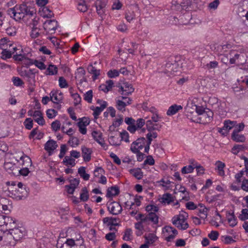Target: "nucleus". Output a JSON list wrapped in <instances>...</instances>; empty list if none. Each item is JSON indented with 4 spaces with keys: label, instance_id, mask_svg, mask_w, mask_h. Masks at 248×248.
Here are the masks:
<instances>
[{
    "label": "nucleus",
    "instance_id": "nucleus-1",
    "mask_svg": "<svg viewBox=\"0 0 248 248\" xmlns=\"http://www.w3.org/2000/svg\"><path fill=\"white\" fill-rule=\"evenodd\" d=\"M177 59V58L173 56L169 58L165 65V73L172 75L174 72L178 71L179 67V63Z\"/></svg>",
    "mask_w": 248,
    "mask_h": 248
},
{
    "label": "nucleus",
    "instance_id": "nucleus-2",
    "mask_svg": "<svg viewBox=\"0 0 248 248\" xmlns=\"http://www.w3.org/2000/svg\"><path fill=\"white\" fill-rule=\"evenodd\" d=\"M213 112L210 109L206 108V110L201 116L196 119H194L193 117L191 118V120L192 122L206 124L211 122L213 119Z\"/></svg>",
    "mask_w": 248,
    "mask_h": 248
},
{
    "label": "nucleus",
    "instance_id": "nucleus-3",
    "mask_svg": "<svg viewBox=\"0 0 248 248\" xmlns=\"http://www.w3.org/2000/svg\"><path fill=\"white\" fill-rule=\"evenodd\" d=\"M16 8L18 9V13H19V17H17V19H19V20L23 18L25 16H32L34 14L33 8L28 7L26 4L23 3L20 5H16Z\"/></svg>",
    "mask_w": 248,
    "mask_h": 248
},
{
    "label": "nucleus",
    "instance_id": "nucleus-4",
    "mask_svg": "<svg viewBox=\"0 0 248 248\" xmlns=\"http://www.w3.org/2000/svg\"><path fill=\"white\" fill-rule=\"evenodd\" d=\"M8 190L12 191V194L16 200L25 199L28 196L29 193V188H21V189L15 188V189L14 190L11 187L10 189L8 188Z\"/></svg>",
    "mask_w": 248,
    "mask_h": 248
},
{
    "label": "nucleus",
    "instance_id": "nucleus-5",
    "mask_svg": "<svg viewBox=\"0 0 248 248\" xmlns=\"http://www.w3.org/2000/svg\"><path fill=\"white\" fill-rule=\"evenodd\" d=\"M172 4L174 9L177 10H187L191 5V1L190 0H176L173 1Z\"/></svg>",
    "mask_w": 248,
    "mask_h": 248
},
{
    "label": "nucleus",
    "instance_id": "nucleus-6",
    "mask_svg": "<svg viewBox=\"0 0 248 248\" xmlns=\"http://www.w3.org/2000/svg\"><path fill=\"white\" fill-rule=\"evenodd\" d=\"M108 209L111 214L117 215L121 213L122 207L116 202H113L108 205Z\"/></svg>",
    "mask_w": 248,
    "mask_h": 248
},
{
    "label": "nucleus",
    "instance_id": "nucleus-7",
    "mask_svg": "<svg viewBox=\"0 0 248 248\" xmlns=\"http://www.w3.org/2000/svg\"><path fill=\"white\" fill-rule=\"evenodd\" d=\"M26 233V230L24 227L18 226L17 229H14L12 231L10 232L9 233L17 241L22 239Z\"/></svg>",
    "mask_w": 248,
    "mask_h": 248
},
{
    "label": "nucleus",
    "instance_id": "nucleus-8",
    "mask_svg": "<svg viewBox=\"0 0 248 248\" xmlns=\"http://www.w3.org/2000/svg\"><path fill=\"white\" fill-rule=\"evenodd\" d=\"M118 87H119L118 91L122 95H129L134 91V88L132 85L128 82L124 83L123 86Z\"/></svg>",
    "mask_w": 248,
    "mask_h": 248
},
{
    "label": "nucleus",
    "instance_id": "nucleus-9",
    "mask_svg": "<svg viewBox=\"0 0 248 248\" xmlns=\"http://www.w3.org/2000/svg\"><path fill=\"white\" fill-rule=\"evenodd\" d=\"M57 147L58 144L56 141L53 140H49L45 144L44 149L47 151L49 155H51Z\"/></svg>",
    "mask_w": 248,
    "mask_h": 248
},
{
    "label": "nucleus",
    "instance_id": "nucleus-10",
    "mask_svg": "<svg viewBox=\"0 0 248 248\" xmlns=\"http://www.w3.org/2000/svg\"><path fill=\"white\" fill-rule=\"evenodd\" d=\"M229 54L231 56H233L232 58L230 59V62L231 64L235 63L236 61L239 60H241L240 62V63H244V60H242V59H244L245 57L244 54H239L235 50H232L230 51ZM238 62H239V61Z\"/></svg>",
    "mask_w": 248,
    "mask_h": 248
},
{
    "label": "nucleus",
    "instance_id": "nucleus-11",
    "mask_svg": "<svg viewBox=\"0 0 248 248\" xmlns=\"http://www.w3.org/2000/svg\"><path fill=\"white\" fill-rule=\"evenodd\" d=\"M6 221L5 231H4V233L7 232V233H10V232L12 231L14 229H17V227L16 219L9 217Z\"/></svg>",
    "mask_w": 248,
    "mask_h": 248
},
{
    "label": "nucleus",
    "instance_id": "nucleus-12",
    "mask_svg": "<svg viewBox=\"0 0 248 248\" xmlns=\"http://www.w3.org/2000/svg\"><path fill=\"white\" fill-rule=\"evenodd\" d=\"M107 0H97L95 3L96 12L99 16L104 13L105 8L107 5Z\"/></svg>",
    "mask_w": 248,
    "mask_h": 248
},
{
    "label": "nucleus",
    "instance_id": "nucleus-13",
    "mask_svg": "<svg viewBox=\"0 0 248 248\" xmlns=\"http://www.w3.org/2000/svg\"><path fill=\"white\" fill-rule=\"evenodd\" d=\"M4 245L8 247H14L17 241L12 235L9 233L6 232L3 236Z\"/></svg>",
    "mask_w": 248,
    "mask_h": 248
},
{
    "label": "nucleus",
    "instance_id": "nucleus-14",
    "mask_svg": "<svg viewBox=\"0 0 248 248\" xmlns=\"http://www.w3.org/2000/svg\"><path fill=\"white\" fill-rule=\"evenodd\" d=\"M44 25L45 30L48 31V32L55 31L57 28V21L55 20H47L44 23Z\"/></svg>",
    "mask_w": 248,
    "mask_h": 248
},
{
    "label": "nucleus",
    "instance_id": "nucleus-15",
    "mask_svg": "<svg viewBox=\"0 0 248 248\" xmlns=\"http://www.w3.org/2000/svg\"><path fill=\"white\" fill-rule=\"evenodd\" d=\"M107 103L106 101H103L100 107H96L94 108L93 106L91 108V109L93 111V115L95 119H97L98 116L100 114L101 112L107 107Z\"/></svg>",
    "mask_w": 248,
    "mask_h": 248
},
{
    "label": "nucleus",
    "instance_id": "nucleus-16",
    "mask_svg": "<svg viewBox=\"0 0 248 248\" xmlns=\"http://www.w3.org/2000/svg\"><path fill=\"white\" fill-rule=\"evenodd\" d=\"M81 151L83 160L86 162H89L93 152L92 149L83 146L81 147Z\"/></svg>",
    "mask_w": 248,
    "mask_h": 248
},
{
    "label": "nucleus",
    "instance_id": "nucleus-17",
    "mask_svg": "<svg viewBox=\"0 0 248 248\" xmlns=\"http://www.w3.org/2000/svg\"><path fill=\"white\" fill-rule=\"evenodd\" d=\"M120 193V189L118 186H112L108 188L106 197L108 198H111L113 196L118 195Z\"/></svg>",
    "mask_w": 248,
    "mask_h": 248
},
{
    "label": "nucleus",
    "instance_id": "nucleus-18",
    "mask_svg": "<svg viewBox=\"0 0 248 248\" xmlns=\"http://www.w3.org/2000/svg\"><path fill=\"white\" fill-rule=\"evenodd\" d=\"M226 217L231 227H233L237 225V218L235 217L233 212L232 213L228 212L226 214Z\"/></svg>",
    "mask_w": 248,
    "mask_h": 248
},
{
    "label": "nucleus",
    "instance_id": "nucleus-19",
    "mask_svg": "<svg viewBox=\"0 0 248 248\" xmlns=\"http://www.w3.org/2000/svg\"><path fill=\"white\" fill-rule=\"evenodd\" d=\"M148 220L152 221L154 224H157L158 222V217L155 213L150 212L143 219V221H146V222Z\"/></svg>",
    "mask_w": 248,
    "mask_h": 248
},
{
    "label": "nucleus",
    "instance_id": "nucleus-20",
    "mask_svg": "<svg viewBox=\"0 0 248 248\" xmlns=\"http://www.w3.org/2000/svg\"><path fill=\"white\" fill-rule=\"evenodd\" d=\"M145 143V138L144 137H141L138 138L136 141H134L131 145L133 146H135L136 149H138L139 150H140L144 147Z\"/></svg>",
    "mask_w": 248,
    "mask_h": 248
},
{
    "label": "nucleus",
    "instance_id": "nucleus-21",
    "mask_svg": "<svg viewBox=\"0 0 248 248\" xmlns=\"http://www.w3.org/2000/svg\"><path fill=\"white\" fill-rule=\"evenodd\" d=\"M87 70L89 73L93 75V79L95 80L97 77L100 75V70L96 69L92 64L88 65Z\"/></svg>",
    "mask_w": 248,
    "mask_h": 248
},
{
    "label": "nucleus",
    "instance_id": "nucleus-22",
    "mask_svg": "<svg viewBox=\"0 0 248 248\" xmlns=\"http://www.w3.org/2000/svg\"><path fill=\"white\" fill-rule=\"evenodd\" d=\"M182 108L183 107L181 105L174 104L169 108L167 111V115L168 116L173 115Z\"/></svg>",
    "mask_w": 248,
    "mask_h": 248
},
{
    "label": "nucleus",
    "instance_id": "nucleus-23",
    "mask_svg": "<svg viewBox=\"0 0 248 248\" xmlns=\"http://www.w3.org/2000/svg\"><path fill=\"white\" fill-rule=\"evenodd\" d=\"M215 165L216 166L215 170L218 171V175L221 176H224L225 175V172L224 170V168L225 167V163L218 160L216 161Z\"/></svg>",
    "mask_w": 248,
    "mask_h": 248
},
{
    "label": "nucleus",
    "instance_id": "nucleus-24",
    "mask_svg": "<svg viewBox=\"0 0 248 248\" xmlns=\"http://www.w3.org/2000/svg\"><path fill=\"white\" fill-rule=\"evenodd\" d=\"M129 172L138 180L141 179L143 177V172L139 168L130 169L129 170Z\"/></svg>",
    "mask_w": 248,
    "mask_h": 248
},
{
    "label": "nucleus",
    "instance_id": "nucleus-25",
    "mask_svg": "<svg viewBox=\"0 0 248 248\" xmlns=\"http://www.w3.org/2000/svg\"><path fill=\"white\" fill-rule=\"evenodd\" d=\"M174 201V198L170 193H165L162 195L160 201L162 203L170 204L171 202Z\"/></svg>",
    "mask_w": 248,
    "mask_h": 248
},
{
    "label": "nucleus",
    "instance_id": "nucleus-26",
    "mask_svg": "<svg viewBox=\"0 0 248 248\" xmlns=\"http://www.w3.org/2000/svg\"><path fill=\"white\" fill-rule=\"evenodd\" d=\"M7 13L11 17H13L16 20H19V19H17V17H19V13L18 12L16 5L14 8L9 9L7 10Z\"/></svg>",
    "mask_w": 248,
    "mask_h": 248
},
{
    "label": "nucleus",
    "instance_id": "nucleus-27",
    "mask_svg": "<svg viewBox=\"0 0 248 248\" xmlns=\"http://www.w3.org/2000/svg\"><path fill=\"white\" fill-rule=\"evenodd\" d=\"M236 122H235V123ZM234 126V122H232L230 120L225 121L224 123L223 129L224 133H222V135H226L228 134L229 130L232 128Z\"/></svg>",
    "mask_w": 248,
    "mask_h": 248
},
{
    "label": "nucleus",
    "instance_id": "nucleus-28",
    "mask_svg": "<svg viewBox=\"0 0 248 248\" xmlns=\"http://www.w3.org/2000/svg\"><path fill=\"white\" fill-rule=\"evenodd\" d=\"M31 71L28 70L22 71L20 74L21 76L27 78L28 81L31 83L32 81H34L35 76H33V74L31 73Z\"/></svg>",
    "mask_w": 248,
    "mask_h": 248
},
{
    "label": "nucleus",
    "instance_id": "nucleus-29",
    "mask_svg": "<svg viewBox=\"0 0 248 248\" xmlns=\"http://www.w3.org/2000/svg\"><path fill=\"white\" fill-rule=\"evenodd\" d=\"M131 151L134 154H137V160L139 162H141L144 158V154L140 151L138 149H136L135 146H131Z\"/></svg>",
    "mask_w": 248,
    "mask_h": 248
},
{
    "label": "nucleus",
    "instance_id": "nucleus-30",
    "mask_svg": "<svg viewBox=\"0 0 248 248\" xmlns=\"http://www.w3.org/2000/svg\"><path fill=\"white\" fill-rule=\"evenodd\" d=\"M58 93V91H51L50 93V100L56 104H58L59 102L62 100L61 96L59 97Z\"/></svg>",
    "mask_w": 248,
    "mask_h": 248
},
{
    "label": "nucleus",
    "instance_id": "nucleus-31",
    "mask_svg": "<svg viewBox=\"0 0 248 248\" xmlns=\"http://www.w3.org/2000/svg\"><path fill=\"white\" fill-rule=\"evenodd\" d=\"M232 139L236 142H244L246 140L244 135L239 134L238 133H232Z\"/></svg>",
    "mask_w": 248,
    "mask_h": 248
},
{
    "label": "nucleus",
    "instance_id": "nucleus-32",
    "mask_svg": "<svg viewBox=\"0 0 248 248\" xmlns=\"http://www.w3.org/2000/svg\"><path fill=\"white\" fill-rule=\"evenodd\" d=\"M86 168L85 167H80L78 169V173L80 176L84 180L87 181L90 178V175L86 173Z\"/></svg>",
    "mask_w": 248,
    "mask_h": 248
},
{
    "label": "nucleus",
    "instance_id": "nucleus-33",
    "mask_svg": "<svg viewBox=\"0 0 248 248\" xmlns=\"http://www.w3.org/2000/svg\"><path fill=\"white\" fill-rule=\"evenodd\" d=\"M72 89V88H70V89L71 95L74 100V105L75 106H77L78 104H80V102L81 101V98L79 94H78V93H72L71 92Z\"/></svg>",
    "mask_w": 248,
    "mask_h": 248
},
{
    "label": "nucleus",
    "instance_id": "nucleus-34",
    "mask_svg": "<svg viewBox=\"0 0 248 248\" xmlns=\"http://www.w3.org/2000/svg\"><path fill=\"white\" fill-rule=\"evenodd\" d=\"M108 141L111 145L119 146L121 144V140L118 137H115L114 136H111L109 137Z\"/></svg>",
    "mask_w": 248,
    "mask_h": 248
},
{
    "label": "nucleus",
    "instance_id": "nucleus-35",
    "mask_svg": "<svg viewBox=\"0 0 248 248\" xmlns=\"http://www.w3.org/2000/svg\"><path fill=\"white\" fill-rule=\"evenodd\" d=\"M46 72H47L46 75H54L57 74L58 68L56 65L50 64L47 68Z\"/></svg>",
    "mask_w": 248,
    "mask_h": 248
},
{
    "label": "nucleus",
    "instance_id": "nucleus-36",
    "mask_svg": "<svg viewBox=\"0 0 248 248\" xmlns=\"http://www.w3.org/2000/svg\"><path fill=\"white\" fill-rule=\"evenodd\" d=\"M22 52H23L22 49H21L19 51V53L16 52V54H14L13 57V59L15 61H17V62H21V61H23L24 60H25L26 57L25 56V55L24 54H22Z\"/></svg>",
    "mask_w": 248,
    "mask_h": 248
},
{
    "label": "nucleus",
    "instance_id": "nucleus-37",
    "mask_svg": "<svg viewBox=\"0 0 248 248\" xmlns=\"http://www.w3.org/2000/svg\"><path fill=\"white\" fill-rule=\"evenodd\" d=\"M147 244H152L156 241L157 239V236L153 233H149L148 236L145 237Z\"/></svg>",
    "mask_w": 248,
    "mask_h": 248
},
{
    "label": "nucleus",
    "instance_id": "nucleus-38",
    "mask_svg": "<svg viewBox=\"0 0 248 248\" xmlns=\"http://www.w3.org/2000/svg\"><path fill=\"white\" fill-rule=\"evenodd\" d=\"M88 191L87 188L84 187L82 189V192L80 195V199L83 202H86L88 200Z\"/></svg>",
    "mask_w": 248,
    "mask_h": 248
},
{
    "label": "nucleus",
    "instance_id": "nucleus-39",
    "mask_svg": "<svg viewBox=\"0 0 248 248\" xmlns=\"http://www.w3.org/2000/svg\"><path fill=\"white\" fill-rule=\"evenodd\" d=\"M245 149V147L243 145L235 144L232 149V153L234 155H237L240 151H243Z\"/></svg>",
    "mask_w": 248,
    "mask_h": 248
},
{
    "label": "nucleus",
    "instance_id": "nucleus-40",
    "mask_svg": "<svg viewBox=\"0 0 248 248\" xmlns=\"http://www.w3.org/2000/svg\"><path fill=\"white\" fill-rule=\"evenodd\" d=\"M126 106V104L122 100H118L116 101V108L118 110L124 112L125 110V108Z\"/></svg>",
    "mask_w": 248,
    "mask_h": 248
},
{
    "label": "nucleus",
    "instance_id": "nucleus-41",
    "mask_svg": "<svg viewBox=\"0 0 248 248\" xmlns=\"http://www.w3.org/2000/svg\"><path fill=\"white\" fill-rule=\"evenodd\" d=\"M15 164H13L11 162H5L3 165L4 169L9 174L12 172V170H14V168L15 167Z\"/></svg>",
    "mask_w": 248,
    "mask_h": 248
},
{
    "label": "nucleus",
    "instance_id": "nucleus-42",
    "mask_svg": "<svg viewBox=\"0 0 248 248\" xmlns=\"http://www.w3.org/2000/svg\"><path fill=\"white\" fill-rule=\"evenodd\" d=\"M132 231L130 228H127L124 232V234L123 237V239L125 241H129L131 239Z\"/></svg>",
    "mask_w": 248,
    "mask_h": 248
},
{
    "label": "nucleus",
    "instance_id": "nucleus-43",
    "mask_svg": "<svg viewBox=\"0 0 248 248\" xmlns=\"http://www.w3.org/2000/svg\"><path fill=\"white\" fill-rule=\"evenodd\" d=\"M93 91L90 90L84 94V99L89 103H91L93 99Z\"/></svg>",
    "mask_w": 248,
    "mask_h": 248
},
{
    "label": "nucleus",
    "instance_id": "nucleus-44",
    "mask_svg": "<svg viewBox=\"0 0 248 248\" xmlns=\"http://www.w3.org/2000/svg\"><path fill=\"white\" fill-rule=\"evenodd\" d=\"M238 217L242 221L248 219V209L247 208L243 209L241 211V214Z\"/></svg>",
    "mask_w": 248,
    "mask_h": 248
},
{
    "label": "nucleus",
    "instance_id": "nucleus-45",
    "mask_svg": "<svg viewBox=\"0 0 248 248\" xmlns=\"http://www.w3.org/2000/svg\"><path fill=\"white\" fill-rule=\"evenodd\" d=\"M172 223L179 229L182 227V224L180 220V216H174L172 218Z\"/></svg>",
    "mask_w": 248,
    "mask_h": 248
},
{
    "label": "nucleus",
    "instance_id": "nucleus-46",
    "mask_svg": "<svg viewBox=\"0 0 248 248\" xmlns=\"http://www.w3.org/2000/svg\"><path fill=\"white\" fill-rule=\"evenodd\" d=\"M42 11L44 14V17L51 18L53 16L52 12L47 7L44 6Z\"/></svg>",
    "mask_w": 248,
    "mask_h": 248
},
{
    "label": "nucleus",
    "instance_id": "nucleus-47",
    "mask_svg": "<svg viewBox=\"0 0 248 248\" xmlns=\"http://www.w3.org/2000/svg\"><path fill=\"white\" fill-rule=\"evenodd\" d=\"M40 30L37 27H32L30 33V36L31 38L35 39L38 37L40 35L39 31Z\"/></svg>",
    "mask_w": 248,
    "mask_h": 248
},
{
    "label": "nucleus",
    "instance_id": "nucleus-48",
    "mask_svg": "<svg viewBox=\"0 0 248 248\" xmlns=\"http://www.w3.org/2000/svg\"><path fill=\"white\" fill-rule=\"evenodd\" d=\"M1 54L2 55L1 58L3 60L11 58L12 55V51L8 50L6 49H3Z\"/></svg>",
    "mask_w": 248,
    "mask_h": 248
},
{
    "label": "nucleus",
    "instance_id": "nucleus-49",
    "mask_svg": "<svg viewBox=\"0 0 248 248\" xmlns=\"http://www.w3.org/2000/svg\"><path fill=\"white\" fill-rule=\"evenodd\" d=\"M219 232L216 231H212L208 234V237L213 241H216L219 236Z\"/></svg>",
    "mask_w": 248,
    "mask_h": 248
},
{
    "label": "nucleus",
    "instance_id": "nucleus-50",
    "mask_svg": "<svg viewBox=\"0 0 248 248\" xmlns=\"http://www.w3.org/2000/svg\"><path fill=\"white\" fill-rule=\"evenodd\" d=\"M78 9L81 12H85L87 11L88 7L84 0H82L78 4Z\"/></svg>",
    "mask_w": 248,
    "mask_h": 248
},
{
    "label": "nucleus",
    "instance_id": "nucleus-51",
    "mask_svg": "<svg viewBox=\"0 0 248 248\" xmlns=\"http://www.w3.org/2000/svg\"><path fill=\"white\" fill-rule=\"evenodd\" d=\"M24 124L26 129L30 130L33 127V121L30 118H26L24 122Z\"/></svg>",
    "mask_w": 248,
    "mask_h": 248
},
{
    "label": "nucleus",
    "instance_id": "nucleus-52",
    "mask_svg": "<svg viewBox=\"0 0 248 248\" xmlns=\"http://www.w3.org/2000/svg\"><path fill=\"white\" fill-rule=\"evenodd\" d=\"M92 136L93 139L97 142V141L100 140H103L104 139L102 138V133H99L96 131H93L92 133Z\"/></svg>",
    "mask_w": 248,
    "mask_h": 248
},
{
    "label": "nucleus",
    "instance_id": "nucleus-53",
    "mask_svg": "<svg viewBox=\"0 0 248 248\" xmlns=\"http://www.w3.org/2000/svg\"><path fill=\"white\" fill-rule=\"evenodd\" d=\"M194 169V167L191 165H189L187 166L184 167L181 170V172L183 174H187L193 172Z\"/></svg>",
    "mask_w": 248,
    "mask_h": 248
},
{
    "label": "nucleus",
    "instance_id": "nucleus-54",
    "mask_svg": "<svg viewBox=\"0 0 248 248\" xmlns=\"http://www.w3.org/2000/svg\"><path fill=\"white\" fill-rule=\"evenodd\" d=\"M8 217H9L0 215V228H1V230L4 229V227H5L7 222L6 220Z\"/></svg>",
    "mask_w": 248,
    "mask_h": 248
},
{
    "label": "nucleus",
    "instance_id": "nucleus-55",
    "mask_svg": "<svg viewBox=\"0 0 248 248\" xmlns=\"http://www.w3.org/2000/svg\"><path fill=\"white\" fill-rule=\"evenodd\" d=\"M222 240L225 244H230L234 242L235 241L231 236L226 235L222 236Z\"/></svg>",
    "mask_w": 248,
    "mask_h": 248
},
{
    "label": "nucleus",
    "instance_id": "nucleus-56",
    "mask_svg": "<svg viewBox=\"0 0 248 248\" xmlns=\"http://www.w3.org/2000/svg\"><path fill=\"white\" fill-rule=\"evenodd\" d=\"M245 127L244 124L243 123H239L234 126V129L232 133H238L239 132L242 131Z\"/></svg>",
    "mask_w": 248,
    "mask_h": 248
},
{
    "label": "nucleus",
    "instance_id": "nucleus-57",
    "mask_svg": "<svg viewBox=\"0 0 248 248\" xmlns=\"http://www.w3.org/2000/svg\"><path fill=\"white\" fill-rule=\"evenodd\" d=\"M121 140H124L126 142H129V134L126 130H123L120 133Z\"/></svg>",
    "mask_w": 248,
    "mask_h": 248
},
{
    "label": "nucleus",
    "instance_id": "nucleus-58",
    "mask_svg": "<svg viewBox=\"0 0 248 248\" xmlns=\"http://www.w3.org/2000/svg\"><path fill=\"white\" fill-rule=\"evenodd\" d=\"M46 113L47 117L49 119H52L56 116L58 112L56 110H55L54 109H48L46 111Z\"/></svg>",
    "mask_w": 248,
    "mask_h": 248
},
{
    "label": "nucleus",
    "instance_id": "nucleus-59",
    "mask_svg": "<svg viewBox=\"0 0 248 248\" xmlns=\"http://www.w3.org/2000/svg\"><path fill=\"white\" fill-rule=\"evenodd\" d=\"M135 17V14L133 11H128L125 13V18L126 19V20L129 22H130L131 20L134 19Z\"/></svg>",
    "mask_w": 248,
    "mask_h": 248
},
{
    "label": "nucleus",
    "instance_id": "nucleus-60",
    "mask_svg": "<svg viewBox=\"0 0 248 248\" xmlns=\"http://www.w3.org/2000/svg\"><path fill=\"white\" fill-rule=\"evenodd\" d=\"M59 86L61 88H66L68 86L66 79L63 77H60L59 78Z\"/></svg>",
    "mask_w": 248,
    "mask_h": 248
},
{
    "label": "nucleus",
    "instance_id": "nucleus-61",
    "mask_svg": "<svg viewBox=\"0 0 248 248\" xmlns=\"http://www.w3.org/2000/svg\"><path fill=\"white\" fill-rule=\"evenodd\" d=\"M12 81L14 85L16 86H21L24 84L23 81L18 77H14Z\"/></svg>",
    "mask_w": 248,
    "mask_h": 248
},
{
    "label": "nucleus",
    "instance_id": "nucleus-62",
    "mask_svg": "<svg viewBox=\"0 0 248 248\" xmlns=\"http://www.w3.org/2000/svg\"><path fill=\"white\" fill-rule=\"evenodd\" d=\"M62 163L66 166L70 165L71 167H74L76 165L75 159L72 157L67 161L66 160H63Z\"/></svg>",
    "mask_w": 248,
    "mask_h": 248
},
{
    "label": "nucleus",
    "instance_id": "nucleus-63",
    "mask_svg": "<svg viewBox=\"0 0 248 248\" xmlns=\"http://www.w3.org/2000/svg\"><path fill=\"white\" fill-rule=\"evenodd\" d=\"M61 123L60 121L56 120L52 123L51 128L54 131H57L60 129Z\"/></svg>",
    "mask_w": 248,
    "mask_h": 248
},
{
    "label": "nucleus",
    "instance_id": "nucleus-64",
    "mask_svg": "<svg viewBox=\"0 0 248 248\" xmlns=\"http://www.w3.org/2000/svg\"><path fill=\"white\" fill-rule=\"evenodd\" d=\"M241 188L246 192H248V179H244L242 181Z\"/></svg>",
    "mask_w": 248,
    "mask_h": 248
}]
</instances>
